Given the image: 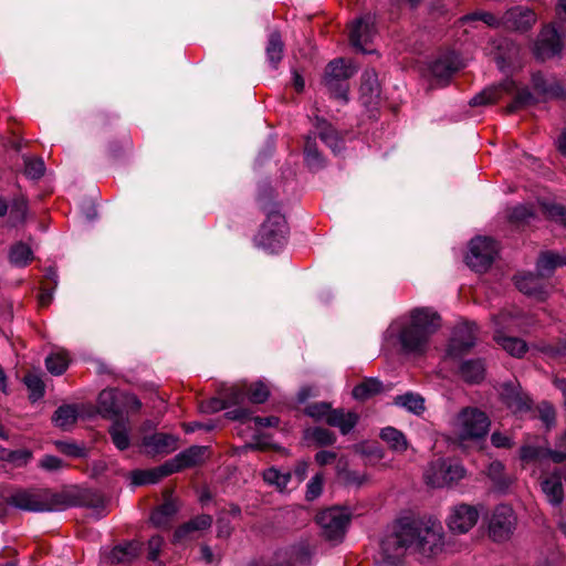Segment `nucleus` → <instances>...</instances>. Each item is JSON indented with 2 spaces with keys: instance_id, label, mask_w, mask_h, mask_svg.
Instances as JSON below:
<instances>
[{
  "instance_id": "55",
  "label": "nucleus",
  "mask_w": 566,
  "mask_h": 566,
  "mask_svg": "<svg viewBox=\"0 0 566 566\" xmlns=\"http://www.w3.org/2000/svg\"><path fill=\"white\" fill-rule=\"evenodd\" d=\"M293 551L282 549L274 554L269 562H261L251 566H292Z\"/></svg>"
},
{
  "instance_id": "21",
  "label": "nucleus",
  "mask_w": 566,
  "mask_h": 566,
  "mask_svg": "<svg viewBox=\"0 0 566 566\" xmlns=\"http://www.w3.org/2000/svg\"><path fill=\"white\" fill-rule=\"evenodd\" d=\"M515 83L512 80H505L499 85L488 87L476 94L470 102L472 106H482L495 103L504 93H511L515 90Z\"/></svg>"
},
{
  "instance_id": "23",
  "label": "nucleus",
  "mask_w": 566,
  "mask_h": 566,
  "mask_svg": "<svg viewBox=\"0 0 566 566\" xmlns=\"http://www.w3.org/2000/svg\"><path fill=\"white\" fill-rule=\"evenodd\" d=\"M541 485L543 493L552 505L558 506L562 504L564 500V488L559 471H554L552 474L545 476Z\"/></svg>"
},
{
  "instance_id": "15",
  "label": "nucleus",
  "mask_w": 566,
  "mask_h": 566,
  "mask_svg": "<svg viewBox=\"0 0 566 566\" xmlns=\"http://www.w3.org/2000/svg\"><path fill=\"white\" fill-rule=\"evenodd\" d=\"M501 401L513 412L523 413L531 409L532 400L515 382H504L500 388Z\"/></svg>"
},
{
  "instance_id": "56",
  "label": "nucleus",
  "mask_w": 566,
  "mask_h": 566,
  "mask_svg": "<svg viewBox=\"0 0 566 566\" xmlns=\"http://www.w3.org/2000/svg\"><path fill=\"white\" fill-rule=\"evenodd\" d=\"M24 384L30 390V399L33 401L40 399L44 395L43 381L35 375H27L24 377Z\"/></svg>"
},
{
  "instance_id": "27",
  "label": "nucleus",
  "mask_w": 566,
  "mask_h": 566,
  "mask_svg": "<svg viewBox=\"0 0 566 566\" xmlns=\"http://www.w3.org/2000/svg\"><path fill=\"white\" fill-rule=\"evenodd\" d=\"M265 54L272 67L276 69L284 54V42L277 30H274L269 34Z\"/></svg>"
},
{
  "instance_id": "11",
  "label": "nucleus",
  "mask_w": 566,
  "mask_h": 566,
  "mask_svg": "<svg viewBox=\"0 0 566 566\" xmlns=\"http://www.w3.org/2000/svg\"><path fill=\"white\" fill-rule=\"evenodd\" d=\"M564 48V35L554 25H545L538 33L533 46L537 60L546 61L558 55Z\"/></svg>"
},
{
  "instance_id": "34",
  "label": "nucleus",
  "mask_w": 566,
  "mask_h": 566,
  "mask_svg": "<svg viewBox=\"0 0 566 566\" xmlns=\"http://www.w3.org/2000/svg\"><path fill=\"white\" fill-rule=\"evenodd\" d=\"M178 512V505L175 500H166L159 507H157L150 516L151 522L158 526H167L171 517Z\"/></svg>"
},
{
  "instance_id": "7",
  "label": "nucleus",
  "mask_w": 566,
  "mask_h": 566,
  "mask_svg": "<svg viewBox=\"0 0 566 566\" xmlns=\"http://www.w3.org/2000/svg\"><path fill=\"white\" fill-rule=\"evenodd\" d=\"M497 251L496 241L488 237H476L470 241L465 262L472 270L485 272L493 263Z\"/></svg>"
},
{
  "instance_id": "42",
  "label": "nucleus",
  "mask_w": 566,
  "mask_h": 566,
  "mask_svg": "<svg viewBox=\"0 0 566 566\" xmlns=\"http://www.w3.org/2000/svg\"><path fill=\"white\" fill-rule=\"evenodd\" d=\"M380 438L395 451L403 452L408 448L405 434L394 427L384 428Z\"/></svg>"
},
{
  "instance_id": "44",
  "label": "nucleus",
  "mask_w": 566,
  "mask_h": 566,
  "mask_svg": "<svg viewBox=\"0 0 566 566\" xmlns=\"http://www.w3.org/2000/svg\"><path fill=\"white\" fill-rule=\"evenodd\" d=\"M80 503L81 505L96 510L97 517H101L106 514V501L104 496L97 491L86 490L82 492Z\"/></svg>"
},
{
  "instance_id": "36",
  "label": "nucleus",
  "mask_w": 566,
  "mask_h": 566,
  "mask_svg": "<svg viewBox=\"0 0 566 566\" xmlns=\"http://www.w3.org/2000/svg\"><path fill=\"white\" fill-rule=\"evenodd\" d=\"M128 431V421L123 419H117L109 427L108 432L112 441L118 450H126L129 447L130 440Z\"/></svg>"
},
{
  "instance_id": "58",
  "label": "nucleus",
  "mask_w": 566,
  "mask_h": 566,
  "mask_svg": "<svg viewBox=\"0 0 566 566\" xmlns=\"http://www.w3.org/2000/svg\"><path fill=\"white\" fill-rule=\"evenodd\" d=\"M331 406L326 402H315L311 403L306 407L305 413L314 419H323L328 418V413H331Z\"/></svg>"
},
{
  "instance_id": "50",
  "label": "nucleus",
  "mask_w": 566,
  "mask_h": 566,
  "mask_svg": "<svg viewBox=\"0 0 566 566\" xmlns=\"http://www.w3.org/2000/svg\"><path fill=\"white\" fill-rule=\"evenodd\" d=\"M306 438L313 440L317 446H331L336 441L335 434L325 428H313L306 431Z\"/></svg>"
},
{
  "instance_id": "12",
  "label": "nucleus",
  "mask_w": 566,
  "mask_h": 566,
  "mask_svg": "<svg viewBox=\"0 0 566 566\" xmlns=\"http://www.w3.org/2000/svg\"><path fill=\"white\" fill-rule=\"evenodd\" d=\"M376 34L375 20L371 15L361 17L352 22L349 27L350 44L363 53L371 52L367 45Z\"/></svg>"
},
{
  "instance_id": "38",
  "label": "nucleus",
  "mask_w": 566,
  "mask_h": 566,
  "mask_svg": "<svg viewBox=\"0 0 566 566\" xmlns=\"http://www.w3.org/2000/svg\"><path fill=\"white\" fill-rule=\"evenodd\" d=\"M304 159L310 169L318 170L324 167L325 161L318 151L315 138L307 136L304 144Z\"/></svg>"
},
{
  "instance_id": "26",
  "label": "nucleus",
  "mask_w": 566,
  "mask_h": 566,
  "mask_svg": "<svg viewBox=\"0 0 566 566\" xmlns=\"http://www.w3.org/2000/svg\"><path fill=\"white\" fill-rule=\"evenodd\" d=\"M168 461L155 469L150 470H138L133 472V483L136 485L154 484L160 481L163 478L172 474Z\"/></svg>"
},
{
  "instance_id": "37",
  "label": "nucleus",
  "mask_w": 566,
  "mask_h": 566,
  "mask_svg": "<svg viewBox=\"0 0 566 566\" xmlns=\"http://www.w3.org/2000/svg\"><path fill=\"white\" fill-rule=\"evenodd\" d=\"M494 339L505 352L514 357H522L527 350L526 343L521 338L499 333L494 336Z\"/></svg>"
},
{
  "instance_id": "30",
  "label": "nucleus",
  "mask_w": 566,
  "mask_h": 566,
  "mask_svg": "<svg viewBox=\"0 0 566 566\" xmlns=\"http://www.w3.org/2000/svg\"><path fill=\"white\" fill-rule=\"evenodd\" d=\"M358 417L354 412L345 413L343 410H332L326 422L332 427L339 428L343 434L348 433L357 423Z\"/></svg>"
},
{
  "instance_id": "32",
  "label": "nucleus",
  "mask_w": 566,
  "mask_h": 566,
  "mask_svg": "<svg viewBox=\"0 0 566 566\" xmlns=\"http://www.w3.org/2000/svg\"><path fill=\"white\" fill-rule=\"evenodd\" d=\"M361 97L365 98L364 103H371L375 98H378L380 88L377 80V74L374 70H367L361 76L360 84Z\"/></svg>"
},
{
  "instance_id": "9",
  "label": "nucleus",
  "mask_w": 566,
  "mask_h": 566,
  "mask_svg": "<svg viewBox=\"0 0 566 566\" xmlns=\"http://www.w3.org/2000/svg\"><path fill=\"white\" fill-rule=\"evenodd\" d=\"M516 522V515L511 506H496L489 520V536L496 543L509 541L515 531Z\"/></svg>"
},
{
  "instance_id": "54",
  "label": "nucleus",
  "mask_w": 566,
  "mask_h": 566,
  "mask_svg": "<svg viewBox=\"0 0 566 566\" xmlns=\"http://www.w3.org/2000/svg\"><path fill=\"white\" fill-rule=\"evenodd\" d=\"M45 171L44 163L41 158H27L24 160V174L30 179H40Z\"/></svg>"
},
{
  "instance_id": "64",
  "label": "nucleus",
  "mask_w": 566,
  "mask_h": 566,
  "mask_svg": "<svg viewBox=\"0 0 566 566\" xmlns=\"http://www.w3.org/2000/svg\"><path fill=\"white\" fill-rule=\"evenodd\" d=\"M342 478L346 484L357 485V486L361 485L366 480V476L364 474H361L357 471H350V470L344 471L342 473Z\"/></svg>"
},
{
  "instance_id": "25",
  "label": "nucleus",
  "mask_w": 566,
  "mask_h": 566,
  "mask_svg": "<svg viewBox=\"0 0 566 566\" xmlns=\"http://www.w3.org/2000/svg\"><path fill=\"white\" fill-rule=\"evenodd\" d=\"M532 85L534 91L543 98L560 97L563 88L554 78H546L542 73H534L532 75Z\"/></svg>"
},
{
  "instance_id": "47",
  "label": "nucleus",
  "mask_w": 566,
  "mask_h": 566,
  "mask_svg": "<svg viewBox=\"0 0 566 566\" xmlns=\"http://www.w3.org/2000/svg\"><path fill=\"white\" fill-rule=\"evenodd\" d=\"M549 449L538 446L525 444L520 449V459L524 463L535 462L537 460L549 458Z\"/></svg>"
},
{
  "instance_id": "24",
  "label": "nucleus",
  "mask_w": 566,
  "mask_h": 566,
  "mask_svg": "<svg viewBox=\"0 0 566 566\" xmlns=\"http://www.w3.org/2000/svg\"><path fill=\"white\" fill-rule=\"evenodd\" d=\"M315 128L319 138L325 143L333 153H339L344 147L343 138L337 130L323 118H316Z\"/></svg>"
},
{
  "instance_id": "28",
  "label": "nucleus",
  "mask_w": 566,
  "mask_h": 566,
  "mask_svg": "<svg viewBox=\"0 0 566 566\" xmlns=\"http://www.w3.org/2000/svg\"><path fill=\"white\" fill-rule=\"evenodd\" d=\"M211 524H212V517L210 515H208V514L198 515V516L193 517L192 520H190L189 522L179 526L175 532V538L177 541H182V539L187 538L190 535V533H192L195 531L207 530L211 526Z\"/></svg>"
},
{
  "instance_id": "46",
  "label": "nucleus",
  "mask_w": 566,
  "mask_h": 566,
  "mask_svg": "<svg viewBox=\"0 0 566 566\" xmlns=\"http://www.w3.org/2000/svg\"><path fill=\"white\" fill-rule=\"evenodd\" d=\"M28 213V202L23 197L15 198L10 207L9 221L12 227H15L25 221Z\"/></svg>"
},
{
  "instance_id": "59",
  "label": "nucleus",
  "mask_w": 566,
  "mask_h": 566,
  "mask_svg": "<svg viewBox=\"0 0 566 566\" xmlns=\"http://www.w3.org/2000/svg\"><path fill=\"white\" fill-rule=\"evenodd\" d=\"M122 413L129 411H138L142 408V402L134 394L122 391Z\"/></svg>"
},
{
  "instance_id": "52",
  "label": "nucleus",
  "mask_w": 566,
  "mask_h": 566,
  "mask_svg": "<svg viewBox=\"0 0 566 566\" xmlns=\"http://www.w3.org/2000/svg\"><path fill=\"white\" fill-rule=\"evenodd\" d=\"M535 102L536 99L528 88L518 90L514 101L506 106V113H514L524 106L534 104Z\"/></svg>"
},
{
  "instance_id": "53",
  "label": "nucleus",
  "mask_w": 566,
  "mask_h": 566,
  "mask_svg": "<svg viewBox=\"0 0 566 566\" xmlns=\"http://www.w3.org/2000/svg\"><path fill=\"white\" fill-rule=\"evenodd\" d=\"M248 399L253 403H263L270 395V391L263 382H254L247 387Z\"/></svg>"
},
{
  "instance_id": "63",
  "label": "nucleus",
  "mask_w": 566,
  "mask_h": 566,
  "mask_svg": "<svg viewBox=\"0 0 566 566\" xmlns=\"http://www.w3.org/2000/svg\"><path fill=\"white\" fill-rule=\"evenodd\" d=\"M164 544V539L160 536H153L148 541V559L149 560H157L161 546Z\"/></svg>"
},
{
  "instance_id": "48",
  "label": "nucleus",
  "mask_w": 566,
  "mask_h": 566,
  "mask_svg": "<svg viewBox=\"0 0 566 566\" xmlns=\"http://www.w3.org/2000/svg\"><path fill=\"white\" fill-rule=\"evenodd\" d=\"M245 397H248L247 388H242V387H238V386L231 387L226 392L223 402L220 403L218 400H216L214 401L216 406L213 408L214 409L227 408L232 405L243 403L245 400Z\"/></svg>"
},
{
  "instance_id": "20",
  "label": "nucleus",
  "mask_w": 566,
  "mask_h": 566,
  "mask_svg": "<svg viewBox=\"0 0 566 566\" xmlns=\"http://www.w3.org/2000/svg\"><path fill=\"white\" fill-rule=\"evenodd\" d=\"M140 553V544L137 542H128L123 545L115 546L103 558L106 566H117L130 564Z\"/></svg>"
},
{
  "instance_id": "35",
  "label": "nucleus",
  "mask_w": 566,
  "mask_h": 566,
  "mask_svg": "<svg viewBox=\"0 0 566 566\" xmlns=\"http://www.w3.org/2000/svg\"><path fill=\"white\" fill-rule=\"evenodd\" d=\"M515 285L522 293L527 295L541 297L544 293L539 279L532 273L516 275Z\"/></svg>"
},
{
  "instance_id": "4",
  "label": "nucleus",
  "mask_w": 566,
  "mask_h": 566,
  "mask_svg": "<svg viewBox=\"0 0 566 566\" xmlns=\"http://www.w3.org/2000/svg\"><path fill=\"white\" fill-rule=\"evenodd\" d=\"M289 226L284 214L279 210H269L265 221L255 237L258 245L270 252L281 249L287 239Z\"/></svg>"
},
{
  "instance_id": "1",
  "label": "nucleus",
  "mask_w": 566,
  "mask_h": 566,
  "mask_svg": "<svg viewBox=\"0 0 566 566\" xmlns=\"http://www.w3.org/2000/svg\"><path fill=\"white\" fill-rule=\"evenodd\" d=\"M443 527L431 518L412 520L381 543L384 560L390 565L399 562L405 549L430 558L442 552Z\"/></svg>"
},
{
  "instance_id": "14",
  "label": "nucleus",
  "mask_w": 566,
  "mask_h": 566,
  "mask_svg": "<svg viewBox=\"0 0 566 566\" xmlns=\"http://www.w3.org/2000/svg\"><path fill=\"white\" fill-rule=\"evenodd\" d=\"M476 325L464 322L455 326L448 347V354L453 357L461 356L475 345Z\"/></svg>"
},
{
  "instance_id": "62",
  "label": "nucleus",
  "mask_w": 566,
  "mask_h": 566,
  "mask_svg": "<svg viewBox=\"0 0 566 566\" xmlns=\"http://www.w3.org/2000/svg\"><path fill=\"white\" fill-rule=\"evenodd\" d=\"M537 409H538L539 418L542 419V421L547 427H551L555 422V416H556L555 409L553 408V406L551 403L544 401L538 405Z\"/></svg>"
},
{
  "instance_id": "6",
  "label": "nucleus",
  "mask_w": 566,
  "mask_h": 566,
  "mask_svg": "<svg viewBox=\"0 0 566 566\" xmlns=\"http://www.w3.org/2000/svg\"><path fill=\"white\" fill-rule=\"evenodd\" d=\"M6 502L19 510L28 512H49L57 506V497L46 490L19 489L6 499Z\"/></svg>"
},
{
  "instance_id": "5",
  "label": "nucleus",
  "mask_w": 566,
  "mask_h": 566,
  "mask_svg": "<svg viewBox=\"0 0 566 566\" xmlns=\"http://www.w3.org/2000/svg\"><path fill=\"white\" fill-rule=\"evenodd\" d=\"M464 467L451 459H436L424 470L423 478L432 488H450L465 476Z\"/></svg>"
},
{
  "instance_id": "57",
  "label": "nucleus",
  "mask_w": 566,
  "mask_h": 566,
  "mask_svg": "<svg viewBox=\"0 0 566 566\" xmlns=\"http://www.w3.org/2000/svg\"><path fill=\"white\" fill-rule=\"evenodd\" d=\"M324 475L322 473H316L307 483L306 486V500L314 501L317 499L323 491Z\"/></svg>"
},
{
  "instance_id": "10",
  "label": "nucleus",
  "mask_w": 566,
  "mask_h": 566,
  "mask_svg": "<svg viewBox=\"0 0 566 566\" xmlns=\"http://www.w3.org/2000/svg\"><path fill=\"white\" fill-rule=\"evenodd\" d=\"M349 520V514L340 507L324 510L316 516L317 524L321 526L323 535L329 541L343 538Z\"/></svg>"
},
{
  "instance_id": "22",
  "label": "nucleus",
  "mask_w": 566,
  "mask_h": 566,
  "mask_svg": "<svg viewBox=\"0 0 566 566\" xmlns=\"http://www.w3.org/2000/svg\"><path fill=\"white\" fill-rule=\"evenodd\" d=\"M122 391L104 389L98 395V410L103 417L115 418L122 415Z\"/></svg>"
},
{
  "instance_id": "29",
  "label": "nucleus",
  "mask_w": 566,
  "mask_h": 566,
  "mask_svg": "<svg viewBox=\"0 0 566 566\" xmlns=\"http://www.w3.org/2000/svg\"><path fill=\"white\" fill-rule=\"evenodd\" d=\"M461 377L470 384H478L484 379L485 365L481 359L465 360L460 366Z\"/></svg>"
},
{
  "instance_id": "31",
  "label": "nucleus",
  "mask_w": 566,
  "mask_h": 566,
  "mask_svg": "<svg viewBox=\"0 0 566 566\" xmlns=\"http://www.w3.org/2000/svg\"><path fill=\"white\" fill-rule=\"evenodd\" d=\"M566 265V255H559L554 252H543L536 264L538 275L548 276L557 266Z\"/></svg>"
},
{
  "instance_id": "40",
  "label": "nucleus",
  "mask_w": 566,
  "mask_h": 566,
  "mask_svg": "<svg viewBox=\"0 0 566 566\" xmlns=\"http://www.w3.org/2000/svg\"><path fill=\"white\" fill-rule=\"evenodd\" d=\"M507 218L512 223L526 224L535 219V209L533 205L521 203L507 210Z\"/></svg>"
},
{
  "instance_id": "49",
  "label": "nucleus",
  "mask_w": 566,
  "mask_h": 566,
  "mask_svg": "<svg viewBox=\"0 0 566 566\" xmlns=\"http://www.w3.org/2000/svg\"><path fill=\"white\" fill-rule=\"evenodd\" d=\"M476 20L483 21L486 25H489L491 28L503 27L502 17L497 18L491 12H482V11L465 14L459 19V22L463 24V23H467L470 21H476Z\"/></svg>"
},
{
  "instance_id": "45",
  "label": "nucleus",
  "mask_w": 566,
  "mask_h": 566,
  "mask_svg": "<svg viewBox=\"0 0 566 566\" xmlns=\"http://www.w3.org/2000/svg\"><path fill=\"white\" fill-rule=\"evenodd\" d=\"M70 358L65 352L53 353L45 359L46 369L55 376L65 373L69 367Z\"/></svg>"
},
{
  "instance_id": "13",
  "label": "nucleus",
  "mask_w": 566,
  "mask_h": 566,
  "mask_svg": "<svg viewBox=\"0 0 566 566\" xmlns=\"http://www.w3.org/2000/svg\"><path fill=\"white\" fill-rule=\"evenodd\" d=\"M479 511L469 504H458L451 509L448 517V527L452 533H468L478 522Z\"/></svg>"
},
{
  "instance_id": "33",
  "label": "nucleus",
  "mask_w": 566,
  "mask_h": 566,
  "mask_svg": "<svg viewBox=\"0 0 566 566\" xmlns=\"http://www.w3.org/2000/svg\"><path fill=\"white\" fill-rule=\"evenodd\" d=\"M78 408L75 405H63L56 409L52 418L56 427L70 429L77 420Z\"/></svg>"
},
{
  "instance_id": "43",
  "label": "nucleus",
  "mask_w": 566,
  "mask_h": 566,
  "mask_svg": "<svg viewBox=\"0 0 566 566\" xmlns=\"http://www.w3.org/2000/svg\"><path fill=\"white\" fill-rule=\"evenodd\" d=\"M9 260L13 265L23 268L33 260V252L28 244L19 242L10 249Z\"/></svg>"
},
{
  "instance_id": "51",
  "label": "nucleus",
  "mask_w": 566,
  "mask_h": 566,
  "mask_svg": "<svg viewBox=\"0 0 566 566\" xmlns=\"http://www.w3.org/2000/svg\"><path fill=\"white\" fill-rule=\"evenodd\" d=\"M263 478L264 481L268 482L269 484H275L280 490H283L287 486L292 478V473H282L275 468H270L264 471Z\"/></svg>"
},
{
  "instance_id": "16",
  "label": "nucleus",
  "mask_w": 566,
  "mask_h": 566,
  "mask_svg": "<svg viewBox=\"0 0 566 566\" xmlns=\"http://www.w3.org/2000/svg\"><path fill=\"white\" fill-rule=\"evenodd\" d=\"M536 14L526 7H513L502 15L503 28L513 31L525 32L536 22Z\"/></svg>"
},
{
  "instance_id": "8",
  "label": "nucleus",
  "mask_w": 566,
  "mask_h": 566,
  "mask_svg": "<svg viewBox=\"0 0 566 566\" xmlns=\"http://www.w3.org/2000/svg\"><path fill=\"white\" fill-rule=\"evenodd\" d=\"M356 70L344 59L331 61L325 70L324 83L336 98L347 99L346 81L355 74Z\"/></svg>"
},
{
  "instance_id": "41",
  "label": "nucleus",
  "mask_w": 566,
  "mask_h": 566,
  "mask_svg": "<svg viewBox=\"0 0 566 566\" xmlns=\"http://www.w3.org/2000/svg\"><path fill=\"white\" fill-rule=\"evenodd\" d=\"M382 384L377 378H367L353 389L354 398L366 400L381 392Z\"/></svg>"
},
{
  "instance_id": "17",
  "label": "nucleus",
  "mask_w": 566,
  "mask_h": 566,
  "mask_svg": "<svg viewBox=\"0 0 566 566\" xmlns=\"http://www.w3.org/2000/svg\"><path fill=\"white\" fill-rule=\"evenodd\" d=\"M462 67L459 56L451 52L440 55L430 64V73L437 84L444 85Z\"/></svg>"
},
{
  "instance_id": "3",
  "label": "nucleus",
  "mask_w": 566,
  "mask_h": 566,
  "mask_svg": "<svg viewBox=\"0 0 566 566\" xmlns=\"http://www.w3.org/2000/svg\"><path fill=\"white\" fill-rule=\"evenodd\" d=\"M490 426V418L484 411L476 407H464L450 421V439L459 446L467 447L471 442L484 439Z\"/></svg>"
},
{
  "instance_id": "18",
  "label": "nucleus",
  "mask_w": 566,
  "mask_h": 566,
  "mask_svg": "<svg viewBox=\"0 0 566 566\" xmlns=\"http://www.w3.org/2000/svg\"><path fill=\"white\" fill-rule=\"evenodd\" d=\"M208 457V447L192 446L168 461L172 473L202 464Z\"/></svg>"
},
{
  "instance_id": "60",
  "label": "nucleus",
  "mask_w": 566,
  "mask_h": 566,
  "mask_svg": "<svg viewBox=\"0 0 566 566\" xmlns=\"http://www.w3.org/2000/svg\"><path fill=\"white\" fill-rule=\"evenodd\" d=\"M548 453L549 458L556 463H560L566 460V432L559 437L555 449H549Z\"/></svg>"
},
{
  "instance_id": "61",
  "label": "nucleus",
  "mask_w": 566,
  "mask_h": 566,
  "mask_svg": "<svg viewBox=\"0 0 566 566\" xmlns=\"http://www.w3.org/2000/svg\"><path fill=\"white\" fill-rule=\"evenodd\" d=\"M56 447L62 453L70 457L82 458L85 457L86 454L85 448L77 446L75 443L57 442Z\"/></svg>"
},
{
  "instance_id": "39",
  "label": "nucleus",
  "mask_w": 566,
  "mask_h": 566,
  "mask_svg": "<svg viewBox=\"0 0 566 566\" xmlns=\"http://www.w3.org/2000/svg\"><path fill=\"white\" fill-rule=\"evenodd\" d=\"M395 405L407 409L415 415H421L424 410V399L419 394L406 392L395 398Z\"/></svg>"
},
{
  "instance_id": "2",
  "label": "nucleus",
  "mask_w": 566,
  "mask_h": 566,
  "mask_svg": "<svg viewBox=\"0 0 566 566\" xmlns=\"http://www.w3.org/2000/svg\"><path fill=\"white\" fill-rule=\"evenodd\" d=\"M440 315L431 308H415L409 321L392 324L389 333L396 335L400 349L408 355H422L429 346L430 337L440 327Z\"/></svg>"
},
{
  "instance_id": "19",
  "label": "nucleus",
  "mask_w": 566,
  "mask_h": 566,
  "mask_svg": "<svg viewBox=\"0 0 566 566\" xmlns=\"http://www.w3.org/2000/svg\"><path fill=\"white\" fill-rule=\"evenodd\" d=\"M178 439L174 434L156 432L143 438V446L148 454H168L177 449Z\"/></svg>"
}]
</instances>
